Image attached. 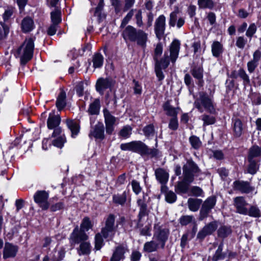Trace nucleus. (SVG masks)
<instances>
[{"label": "nucleus", "mask_w": 261, "mask_h": 261, "mask_svg": "<svg viewBox=\"0 0 261 261\" xmlns=\"http://www.w3.org/2000/svg\"><path fill=\"white\" fill-rule=\"evenodd\" d=\"M223 242H221L218 245L217 249L212 257V261H219L225 259L226 253L223 252Z\"/></svg>", "instance_id": "nucleus-37"}, {"label": "nucleus", "mask_w": 261, "mask_h": 261, "mask_svg": "<svg viewBox=\"0 0 261 261\" xmlns=\"http://www.w3.org/2000/svg\"><path fill=\"white\" fill-rule=\"evenodd\" d=\"M115 215L110 214L107 217L105 225L101 229L100 232L95 234L94 238V250L96 251L100 249L105 245L104 239L107 241H112L114 237L116 231L115 226Z\"/></svg>", "instance_id": "nucleus-2"}, {"label": "nucleus", "mask_w": 261, "mask_h": 261, "mask_svg": "<svg viewBox=\"0 0 261 261\" xmlns=\"http://www.w3.org/2000/svg\"><path fill=\"white\" fill-rule=\"evenodd\" d=\"M250 98L253 105H261V94L259 92H253L252 89H251L249 94Z\"/></svg>", "instance_id": "nucleus-47"}, {"label": "nucleus", "mask_w": 261, "mask_h": 261, "mask_svg": "<svg viewBox=\"0 0 261 261\" xmlns=\"http://www.w3.org/2000/svg\"><path fill=\"white\" fill-rule=\"evenodd\" d=\"M232 129L233 135L236 138L240 137L243 131V124L242 120L239 118H232Z\"/></svg>", "instance_id": "nucleus-29"}, {"label": "nucleus", "mask_w": 261, "mask_h": 261, "mask_svg": "<svg viewBox=\"0 0 261 261\" xmlns=\"http://www.w3.org/2000/svg\"><path fill=\"white\" fill-rule=\"evenodd\" d=\"M197 4L201 9L214 10L216 3L213 0H198ZM215 10L217 9H215Z\"/></svg>", "instance_id": "nucleus-42"}, {"label": "nucleus", "mask_w": 261, "mask_h": 261, "mask_svg": "<svg viewBox=\"0 0 261 261\" xmlns=\"http://www.w3.org/2000/svg\"><path fill=\"white\" fill-rule=\"evenodd\" d=\"M177 195L175 193L172 191H169L165 195V200L168 203H173L177 200Z\"/></svg>", "instance_id": "nucleus-54"}, {"label": "nucleus", "mask_w": 261, "mask_h": 261, "mask_svg": "<svg viewBox=\"0 0 261 261\" xmlns=\"http://www.w3.org/2000/svg\"><path fill=\"white\" fill-rule=\"evenodd\" d=\"M248 204L245 198L243 196H238L234 199V205L235 207L241 206H246Z\"/></svg>", "instance_id": "nucleus-64"}, {"label": "nucleus", "mask_w": 261, "mask_h": 261, "mask_svg": "<svg viewBox=\"0 0 261 261\" xmlns=\"http://www.w3.org/2000/svg\"><path fill=\"white\" fill-rule=\"evenodd\" d=\"M202 202L201 199L189 198L187 202L188 208L192 212H197L199 209Z\"/></svg>", "instance_id": "nucleus-36"}, {"label": "nucleus", "mask_w": 261, "mask_h": 261, "mask_svg": "<svg viewBox=\"0 0 261 261\" xmlns=\"http://www.w3.org/2000/svg\"><path fill=\"white\" fill-rule=\"evenodd\" d=\"M128 251L126 244H120L114 247L110 261H123L125 254Z\"/></svg>", "instance_id": "nucleus-13"}, {"label": "nucleus", "mask_w": 261, "mask_h": 261, "mask_svg": "<svg viewBox=\"0 0 261 261\" xmlns=\"http://www.w3.org/2000/svg\"><path fill=\"white\" fill-rule=\"evenodd\" d=\"M226 74L228 77L232 79H237L238 77L239 76L243 81V85L245 86L250 85V80L249 76L246 73L245 70L242 68H240L238 71L236 70H233L230 73L227 72Z\"/></svg>", "instance_id": "nucleus-21"}, {"label": "nucleus", "mask_w": 261, "mask_h": 261, "mask_svg": "<svg viewBox=\"0 0 261 261\" xmlns=\"http://www.w3.org/2000/svg\"><path fill=\"white\" fill-rule=\"evenodd\" d=\"M163 46L162 43L161 42H158L155 45L154 49V53L153 55V59L155 58H159L163 54Z\"/></svg>", "instance_id": "nucleus-55"}, {"label": "nucleus", "mask_w": 261, "mask_h": 261, "mask_svg": "<svg viewBox=\"0 0 261 261\" xmlns=\"http://www.w3.org/2000/svg\"><path fill=\"white\" fill-rule=\"evenodd\" d=\"M211 50L213 57L219 58L224 51L223 44L218 41H214L211 46Z\"/></svg>", "instance_id": "nucleus-33"}, {"label": "nucleus", "mask_w": 261, "mask_h": 261, "mask_svg": "<svg viewBox=\"0 0 261 261\" xmlns=\"http://www.w3.org/2000/svg\"><path fill=\"white\" fill-rule=\"evenodd\" d=\"M166 29V17L160 15L155 20L154 23V33L156 38L161 40L163 37Z\"/></svg>", "instance_id": "nucleus-16"}, {"label": "nucleus", "mask_w": 261, "mask_h": 261, "mask_svg": "<svg viewBox=\"0 0 261 261\" xmlns=\"http://www.w3.org/2000/svg\"><path fill=\"white\" fill-rule=\"evenodd\" d=\"M120 148L123 151H129L140 154L141 156L158 158L161 156V152L156 148H150L140 140L132 141L121 144Z\"/></svg>", "instance_id": "nucleus-4"}, {"label": "nucleus", "mask_w": 261, "mask_h": 261, "mask_svg": "<svg viewBox=\"0 0 261 261\" xmlns=\"http://www.w3.org/2000/svg\"><path fill=\"white\" fill-rule=\"evenodd\" d=\"M189 142L192 147L196 150L198 149L202 145L199 138L195 135H192L190 137Z\"/></svg>", "instance_id": "nucleus-48"}, {"label": "nucleus", "mask_w": 261, "mask_h": 261, "mask_svg": "<svg viewBox=\"0 0 261 261\" xmlns=\"http://www.w3.org/2000/svg\"><path fill=\"white\" fill-rule=\"evenodd\" d=\"M248 161L249 162L247 168L248 173L252 175L256 174L259 169V165H257L256 160L248 159Z\"/></svg>", "instance_id": "nucleus-45"}, {"label": "nucleus", "mask_w": 261, "mask_h": 261, "mask_svg": "<svg viewBox=\"0 0 261 261\" xmlns=\"http://www.w3.org/2000/svg\"><path fill=\"white\" fill-rule=\"evenodd\" d=\"M201 120L203 121L204 126L214 124L216 122V118L215 116L208 114L203 115Z\"/></svg>", "instance_id": "nucleus-51"}, {"label": "nucleus", "mask_w": 261, "mask_h": 261, "mask_svg": "<svg viewBox=\"0 0 261 261\" xmlns=\"http://www.w3.org/2000/svg\"><path fill=\"white\" fill-rule=\"evenodd\" d=\"M93 226L94 224L91 222L90 218L88 216H85L82 221L80 229L86 232V231L92 229Z\"/></svg>", "instance_id": "nucleus-44"}, {"label": "nucleus", "mask_w": 261, "mask_h": 261, "mask_svg": "<svg viewBox=\"0 0 261 261\" xmlns=\"http://www.w3.org/2000/svg\"><path fill=\"white\" fill-rule=\"evenodd\" d=\"M65 123L67 128L71 132V137L75 138L80 133L81 126L80 122H77L74 119L67 118L65 120Z\"/></svg>", "instance_id": "nucleus-23"}, {"label": "nucleus", "mask_w": 261, "mask_h": 261, "mask_svg": "<svg viewBox=\"0 0 261 261\" xmlns=\"http://www.w3.org/2000/svg\"><path fill=\"white\" fill-rule=\"evenodd\" d=\"M89 136L90 137L93 136L95 139L103 140L105 138V127L103 123L98 121L94 126L93 129L90 130Z\"/></svg>", "instance_id": "nucleus-22"}, {"label": "nucleus", "mask_w": 261, "mask_h": 261, "mask_svg": "<svg viewBox=\"0 0 261 261\" xmlns=\"http://www.w3.org/2000/svg\"><path fill=\"white\" fill-rule=\"evenodd\" d=\"M115 81L110 78H99L95 84V89L100 94L102 95L104 91L110 89L111 90L114 87Z\"/></svg>", "instance_id": "nucleus-14"}, {"label": "nucleus", "mask_w": 261, "mask_h": 261, "mask_svg": "<svg viewBox=\"0 0 261 261\" xmlns=\"http://www.w3.org/2000/svg\"><path fill=\"white\" fill-rule=\"evenodd\" d=\"M33 133L30 128L26 129L23 128L22 130V134L20 136V138H16L14 142L15 145L19 144V141L23 142L22 145H28L29 148H31L32 145Z\"/></svg>", "instance_id": "nucleus-19"}, {"label": "nucleus", "mask_w": 261, "mask_h": 261, "mask_svg": "<svg viewBox=\"0 0 261 261\" xmlns=\"http://www.w3.org/2000/svg\"><path fill=\"white\" fill-rule=\"evenodd\" d=\"M180 42L177 39H174L169 46V51L172 58V63H175L178 57L180 48Z\"/></svg>", "instance_id": "nucleus-25"}, {"label": "nucleus", "mask_w": 261, "mask_h": 261, "mask_svg": "<svg viewBox=\"0 0 261 261\" xmlns=\"http://www.w3.org/2000/svg\"><path fill=\"white\" fill-rule=\"evenodd\" d=\"M189 191L191 193L190 195L195 197L201 196L203 194L202 189L200 187L196 186L192 187Z\"/></svg>", "instance_id": "nucleus-63"}, {"label": "nucleus", "mask_w": 261, "mask_h": 261, "mask_svg": "<svg viewBox=\"0 0 261 261\" xmlns=\"http://www.w3.org/2000/svg\"><path fill=\"white\" fill-rule=\"evenodd\" d=\"M66 94L64 89H62L58 95L56 106L59 111H61L66 106Z\"/></svg>", "instance_id": "nucleus-32"}, {"label": "nucleus", "mask_w": 261, "mask_h": 261, "mask_svg": "<svg viewBox=\"0 0 261 261\" xmlns=\"http://www.w3.org/2000/svg\"><path fill=\"white\" fill-rule=\"evenodd\" d=\"M183 177L194 181L195 177L201 174V170L197 164L192 159H188L182 167Z\"/></svg>", "instance_id": "nucleus-8"}, {"label": "nucleus", "mask_w": 261, "mask_h": 261, "mask_svg": "<svg viewBox=\"0 0 261 261\" xmlns=\"http://www.w3.org/2000/svg\"><path fill=\"white\" fill-rule=\"evenodd\" d=\"M232 188L234 191H238L245 194L251 192L254 189L249 181L239 179L233 182Z\"/></svg>", "instance_id": "nucleus-18"}, {"label": "nucleus", "mask_w": 261, "mask_h": 261, "mask_svg": "<svg viewBox=\"0 0 261 261\" xmlns=\"http://www.w3.org/2000/svg\"><path fill=\"white\" fill-rule=\"evenodd\" d=\"M143 135L147 139H151L156 133L153 123H149L142 128Z\"/></svg>", "instance_id": "nucleus-38"}, {"label": "nucleus", "mask_w": 261, "mask_h": 261, "mask_svg": "<svg viewBox=\"0 0 261 261\" xmlns=\"http://www.w3.org/2000/svg\"><path fill=\"white\" fill-rule=\"evenodd\" d=\"M103 113L106 124V134L111 135L115 129L114 126L116 121V118L112 115L107 108H105L103 110Z\"/></svg>", "instance_id": "nucleus-15"}, {"label": "nucleus", "mask_w": 261, "mask_h": 261, "mask_svg": "<svg viewBox=\"0 0 261 261\" xmlns=\"http://www.w3.org/2000/svg\"><path fill=\"white\" fill-rule=\"evenodd\" d=\"M133 192L136 195H139L142 190L140 182L135 179H133L130 182Z\"/></svg>", "instance_id": "nucleus-56"}, {"label": "nucleus", "mask_w": 261, "mask_h": 261, "mask_svg": "<svg viewBox=\"0 0 261 261\" xmlns=\"http://www.w3.org/2000/svg\"><path fill=\"white\" fill-rule=\"evenodd\" d=\"M122 36L125 41L136 42L137 45L145 49L148 41V34L141 29H137L132 25L126 26L122 33Z\"/></svg>", "instance_id": "nucleus-5"}, {"label": "nucleus", "mask_w": 261, "mask_h": 261, "mask_svg": "<svg viewBox=\"0 0 261 261\" xmlns=\"http://www.w3.org/2000/svg\"><path fill=\"white\" fill-rule=\"evenodd\" d=\"M134 9H131L128 13L126 14V15L123 18V19L121 21V23L120 24V28H124L126 24L128 23V22L130 20L132 17L134 15Z\"/></svg>", "instance_id": "nucleus-57"}, {"label": "nucleus", "mask_w": 261, "mask_h": 261, "mask_svg": "<svg viewBox=\"0 0 261 261\" xmlns=\"http://www.w3.org/2000/svg\"><path fill=\"white\" fill-rule=\"evenodd\" d=\"M158 224L154 225V233L152 239L154 240L147 241L143 245V252L150 253L156 252L159 249H164L166 243L168 240L170 234L169 230L168 228H163L161 226Z\"/></svg>", "instance_id": "nucleus-1"}, {"label": "nucleus", "mask_w": 261, "mask_h": 261, "mask_svg": "<svg viewBox=\"0 0 261 261\" xmlns=\"http://www.w3.org/2000/svg\"><path fill=\"white\" fill-rule=\"evenodd\" d=\"M14 56L16 58H20V64L22 65L30 61L33 56V39L29 38L26 39L14 53Z\"/></svg>", "instance_id": "nucleus-7"}, {"label": "nucleus", "mask_w": 261, "mask_h": 261, "mask_svg": "<svg viewBox=\"0 0 261 261\" xmlns=\"http://www.w3.org/2000/svg\"><path fill=\"white\" fill-rule=\"evenodd\" d=\"M155 175L156 180L161 184H167L168 182L169 174L162 168H157L155 170Z\"/></svg>", "instance_id": "nucleus-30"}, {"label": "nucleus", "mask_w": 261, "mask_h": 261, "mask_svg": "<svg viewBox=\"0 0 261 261\" xmlns=\"http://www.w3.org/2000/svg\"><path fill=\"white\" fill-rule=\"evenodd\" d=\"M91 245L89 241H84L80 244L79 247L77 249V252L80 256L89 255L91 252Z\"/></svg>", "instance_id": "nucleus-31"}, {"label": "nucleus", "mask_w": 261, "mask_h": 261, "mask_svg": "<svg viewBox=\"0 0 261 261\" xmlns=\"http://www.w3.org/2000/svg\"><path fill=\"white\" fill-rule=\"evenodd\" d=\"M61 118L59 114L55 115V111L49 114L47 120V127L48 129H53L59 126L61 123Z\"/></svg>", "instance_id": "nucleus-27"}, {"label": "nucleus", "mask_w": 261, "mask_h": 261, "mask_svg": "<svg viewBox=\"0 0 261 261\" xmlns=\"http://www.w3.org/2000/svg\"><path fill=\"white\" fill-rule=\"evenodd\" d=\"M212 210L204 204H201V207L200 210L199 215L198 217L199 221H203L205 219L207 218L209 214L211 213Z\"/></svg>", "instance_id": "nucleus-46"}, {"label": "nucleus", "mask_w": 261, "mask_h": 261, "mask_svg": "<svg viewBox=\"0 0 261 261\" xmlns=\"http://www.w3.org/2000/svg\"><path fill=\"white\" fill-rule=\"evenodd\" d=\"M199 95V97L194 101V107L200 113L203 112L204 109L210 114L217 115L216 105L213 98L206 92H200Z\"/></svg>", "instance_id": "nucleus-6"}, {"label": "nucleus", "mask_w": 261, "mask_h": 261, "mask_svg": "<svg viewBox=\"0 0 261 261\" xmlns=\"http://www.w3.org/2000/svg\"><path fill=\"white\" fill-rule=\"evenodd\" d=\"M65 207V204L62 201H60L55 204L49 205V211L50 212H55L57 211L63 210Z\"/></svg>", "instance_id": "nucleus-61"}, {"label": "nucleus", "mask_w": 261, "mask_h": 261, "mask_svg": "<svg viewBox=\"0 0 261 261\" xmlns=\"http://www.w3.org/2000/svg\"><path fill=\"white\" fill-rule=\"evenodd\" d=\"M60 0H50L49 6L55 8V10L50 12L51 23L59 25L62 21V12L61 9L57 7Z\"/></svg>", "instance_id": "nucleus-17"}, {"label": "nucleus", "mask_w": 261, "mask_h": 261, "mask_svg": "<svg viewBox=\"0 0 261 261\" xmlns=\"http://www.w3.org/2000/svg\"><path fill=\"white\" fill-rule=\"evenodd\" d=\"M154 72L159 81H163L165 78V75L163 72V70L166 69L170 63L165 60L162 58H155L154 60Z\"/></svg>", "instance_id": "nucleus-11"}, {"label": "nucleus", "mask_w": 261, "mask_h": 261, "mask_svg": "<svg viewBox=\"0 0 261 261\" xmlns=\"http://www.w3.org/2000/svg\"><path fill=\"white\" fill-rule=\"evenodd\" d=\"M129 193V190L124 191L122 194H115L112 196V201L117 205L124 206L127 201V195Z\"/></svg>", "instance_id": "nucleus-28"}, {"label": "nucleus", "mask_w": 261, "mask_h": 261, "mask_svg": "<svg viewBox=\"0 0 261 261\" xmlns=\"http://www.w3.org/2000/svg\"><path fill=\"white\" fill-rule=\"evenodd\" d=\"M258 157H261V147L253 145L249 150L248 159H254Z\"/></svg>", "instance_id": "nucleus-43"}, {"label": "nucleus", "mask_w": 261, "mask_h": 261, "mask_svg": "<svg viewBox=\"0 0 261 261\" xmlns=\"http://www.w3.org/2000/svg\"><path fill=\"white\" fill-rule=\"evenodd\" d=\"M218 227V221L214 220L205 224L198 232L196 240L199 242H202L207 236L212 235L217 230V237L225 239L232 233L231 226L229 225L222 224Z\"/></svg>", "instance_id": "nucleus-3"}, {"label": "nucleus", "mask_w": 261, "mask_h": 261, "mask_svg": "<svg viewBox=\"0 0 261 261\" xmlns=\"http://www.w3.org/2000/svg\"><path fill=\"white\" fill-rule=\"evenodd\" d=\"M88 239L87 234L79 229L78 225H76L70 235L69 240L71 244H78L88 240Z\"/></svg>", "instance_id": "nucleus-12"}, {"label": "nucleus", "mask_w": 261, "mask_h": 261, "mask_svg": "<svg viewBox=\"0 0 261 261\" xmlns=\"http://www.w3.org/2000/svg\"><path fill=\"white\" fill-rule=\"evenodd\" d=\"M48 198L49 193L45 190H38L34 194V201L42 211H45L49 209Z\"/></svg>", "instance_id": "nucleus-9"}, {"label": "nucleus", "mask_w": 261, "mask_h": 261, "mask_svg": "<svg viewBox=\"0 0 261 261\" xmlns=\"http://www.w3.org/2000/svg\"><path fill=\"white\" fill-rule=\"evenodd\" d=\"M248 215L250 217L254 218H259L261 217L260 210L259 208L254 205H251L248 210Z\"/></svg>", "instance_id": "nucleus-53"}, {"label": "nucleus", "mask_w": 261, "mask_h": 261, "mask_svg": "<svg viewBox=\"0 0 261 261\" xmlns=\"http://www.w3.org/2000/svg\"><path fill=\"white\" fill-rule=\"evenodd\" d=\"M256 25L254 23H252L249 24L245 35L247 37L251 39L253 36L254 34L256 33Z\"/></svg>", "instance_id": "nucleus-62"}, {"label": "nucleus", "mask_w": 261, "mask_h": 261, "mask_svg": "<svg viewBox=\"0 0 261 261\" xmlns=\"http://www.w3.org/2000/svg\"><path fill=\"white\" fill-rule=\"evenodd\" d=\"M193 182L183 177L182 180L178 181L175 186V193L180 195L188 193L190 190V184Z\"/></svg>", "instance_id": "nucleus-20"}, {"label": "nucleus", "mask_w": 261, "mask_h": 261, "mask_svg": "<svg viewBox=\"0 0 261 261\" xmlns=\"http://www.w3.org/2000/svg\"><path fill=\"white\" fill-rule=\"evenodd\" d=\"M179 126L178 117L171 118L169 121L168 127L170 129L175 131L176 130Z\"/></svg>", "instance_id": "nucleus-60"}, {"label": "nucleus", "mask_w": 261, "mask_h": 261, "mask_svg": "<svg viewBox=\"0 0 261 261\" xmlns=\"http://www.w3.org/2000/svg\"><path fill=\"white\" fill-rule=\"evenodd\" d=\"M150 201V197L147 201L146 200V197L143 195L142 199L139 198L137 200V204L139 208V218L142 216H148L149 213V210L148 209L147 202Z\"/></svg>", "instance_id": "nucleus-26"}, {"label": "nucleus", "mask_w": 261, "mask_h": 261, "mask_svg": "<svg viewBox=\"0 0 261 261\" xmlns=\"http://www.w3.org/2000/svg\"><path fill=\"white\" fill-rule=\"evenodd\" d=\"M21 28L24 33L31 31L33 28V19L30 17L24 18L21 21Z\"/></svg>", "instance_id": "nucleus-40"}, {"label": "nucleus", "mask_w": 261, "mask_h": 261, "mask_svg": "<svg viewBox=\"0 0 261 261\" xmlns=\"http://www.w3.org/2000/svg\"><path fill=\"white\" fill-rule=\"evenodd\" d=\"M217 202V197L215 195H212L208 197L203 202V204L210 209L212 210L216 205Z\"/></svg>", "instance_id": "nucleus-50"}, {"label": "nucleus", "mask_w": 261, "mask_h": 261, "mask_svg": "<svg viewBox=\"0 0 261 261\" xmlns=\"http://www.w3.org/2000/svg\"><path fill=\"white\" fill-rule=\"evenodd\" d=\"M18 250V247L12 243L6 242L3 250V258L7 259L15 257Z\"/></svg>", "instance_id": "nucleus-24"}, {"label": "nucleus", "mask_w": 261, "mask_h": 261, "mask_svg": "<svg viewBox=\"0 0 261 261\" xmlns=\"http://www.w3.org/2000/svg\"><path fill=\"white\" fill-rule=\"evenodd\" d=\"M56 138L52 140L51 143L49 144V146H50L52 145L56 147L62 149L67 141L65 135L63 134L62 136H58Z\"/></svg>", "instance_id": "nucleus-41"}, {"label": "nucleus", "mask_w": 261, "mask_h": 261, "mask_svg": "<svg viewBox=\"0 0 261 261\" xmlns=\"http://www.w3.org/2000/svg\"><path fill=\"white\" fill-rule=\"evenodd\" d=\"M171 100H167L162 105V108L166 114L171 118L177 117L178 112L175 111V107L170 104Z\"/></svg>", "instance_id": "nucleus-34"}, {"label": "nucleus", "mask_w": 261, "mask_h": 261, "mask_svg": "<svg viewBox=\"0 0 261 261\" xmlns=\"http://www.w3.org/2000/svg\"><path fill=\"white\" fill-rule=\"evenodd\" d=\"M178 221L181 226H186L193 221L194 222L195 220L193 215H182L179 218Z\"/></svg>", "instance_id": "nucleus-52"}, {"label": "nucleus", "mask_w": 261, "mask_h": 261, "mask_svg": "<svg viewBox=\"0 0 261 261\" xmlns=\"http://www.w3.org/2000/svg\"><path fill=\"white\" fill-rule=\"evenodd\" d=\"M134 94L135 95H141L142 93V86L141 83L135 79L133 80Z\"/></svg>", "instance_id": "nucleus-58"}, {"label": "nucleus", "mask_w": 261, "mask_h": 261, "mask_svg": "<svg viewBox=\"0 0 261 261\" xmlns=\"http://www.w3.org/2000/svg\"><path fill=\"white\" fill-rule=\"evenodd\" d=\"M190 72L193 77L197 80V84L199 87L204 86V81L203 80L204 68L202 63H193L190 68Z\"/></svg>", "instance_id": "nucleus-10"}, {"label": "nucleus", "mask_w": 261, "mask_h": 261, "mask_svg": "<svg viewBox=\"0 0 261 261\" xmlns=\"http://www.w3.org/2000/svg\"><path fill=\"white\" fill-rule=\"evenodd\" d=\"M3 29L0 27V40L6 38L9 33V27L4 23L1 22Z\"/></svg>", "instance_id": "nucleus-59"}, {"label": "nucleus", "mask_w": 261, "mask_h": 261, "mask_svg": "<svg viewBox=\"0 0 261 261\" xmlns=\"http://www.w3.org/2000/svg\"><path fill=\"white\" fill-rule=\"evenodd\" d=\"M104 58L100 53H95L92 57L93 67L94 68H100L103 64Z\"/></svg>", "instance_id": "nucleus-39"}, {"label": "nucleus", "mask_w": 261, "mask_h": 261, "mask_svg": "<svg viewBox=\"0 0 261 261\" xmlns=\"http://www.w3.org/2000/svg\"><path fill=\"white\" fill-rule=\"evenodd\" d=\"M132 128L130 126L127 125L124 126L119 131L118 135L124 139L129 138L132 134Z\"/></svg>", "instance_id": "nucleus-49"}, {"label": "nucleus", "mask_w": 261, "mask_h": 261, "mask_svg": "<svg viewBox=\"0 0 261 261\" xmlns=\"http://www.w3.org/2000/svg\"><path fill=\"white\" fill-rule=\"evenodd\" d=\"M100 101L99 98H96L89 105L88 113L90 115H97L99 114Z\"/></svg>", "instance_id": "nucleus-35"}]
</instances>
